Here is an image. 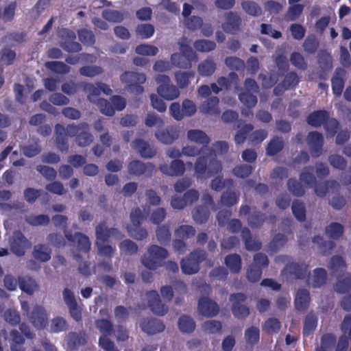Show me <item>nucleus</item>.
Masks as SVG:
<instances>
[{
	"label": "nucleus",
	"instance_id": "f257e3e1",
	"mask_svg": "<svg viewBox=\"0 0 351 351\" xmlns=\"http://www.w3.org/2000/svg\"><path fill=\"white\" fill-rule=\"evenodd\" d=\"M84 90L88 94V97L89 101L93 103H97L101 113L107 116H112L114 114V110L120 111L125 107V101L120 96H113L111 98L114 108L104 99H96V97L99 95L101 91L106 95L112 93V90L104 84H99L97 87L92 84H85L84 86Z\"/></svg>",
	"mask_w": 351,
	"mask_h": 351
},
{
	"label": "nucleus",
	"instance_id": "f03ea898",
	"mask_svg": "<svg viewBox=\"0 0 351 351\" xmlns=\"http://www.w3.org/2000/svg\"><path fill=\"white\" fill-rule=\"evenodd\" d=\"M214 153L212 150L203 148L202 149L203 156H200L195 166V172L197 178L204 177L203 174L206 173L207 161L209 159L210 162L208 169L207 176L205 178L210 177L221 170V165L217 161L214 160V156L216 154H222L228 149V145L226 142H217L213 145Z\"/></svg>",
	"mask_w": 351,
	"mask_h": 351
},
{
	"label": "nucleus",
	"instance_id": "7ed1b4c3",
	"mask_svg": "<svg viewBox=\"0 0 351 351\" xmlns=\"http://www.w3.org/2000/svg\"><path fill=\"white\" fill-rule=\"evenodd\" d=\"M179 45L181 53H173L171 57V61L172 64L178 67L190 68L191 62L197 60V56L189 46L186 38H182L179 42Z\"/></svg>",
	"mask_w": 351,
	"mask_h": 351
},
{
	"label": "nucleus",
	"instance_id": "20e7f679",
	"mask_svg": "<svg viewBox=\"0 0 351 351\" xmlns=\"http://www.w3.org/2000/svg\"><path fill=\"white\" fill-rule=\"evenodd\" d=\"M168 256L167 251L160 247L153 245L144 256L142 263L144 266L149 269H155L161 265L162 261Z\"/></svg>",
	"mask_w": 351,
	"mask_h": 351
},
{
	"label": "nucleus",
	"instance_id": "39448f33",
	"mask_svg": "<svg viewBox=\"0 0 351 351\" xmlns=\"http://www.w3.org/2000/svg\"><path fill=\"white\" fill-rule=\"evenodd\" d=\"M118 233L119 232L116 229L108 230L103 226L97 228V245L99 253L101 255L108 256L112 254V247L110 245H106L104 243L108 238L116 237Z\"/></svg>",
	"mask_w": 351,
	"mask_h": 351
},
{
	"label": "nucleus",
	"instance_id": "423d86ee",
	"mask_svg": "<svg viewBox=\"0 0 351 351\" xmlns=\"http://www.w3.org/2000/svg\"><path fill=\"white\" fill-rule=\"evenodd\" d=\"M156 81L159 84L158 93L167 100H173L179 96V90L173 85H170V79L166 75H158Z\"/></svg>",
	"mask_w": 351,
	"mask_h": 351
},
{
	"label": "nucleus",
	"instance_id": "0eeeda50",
	"mask_svg": "<svg viewBox=\"0 0 351 351\" xmlns=\"http://www.w3.org/2000/svg\"><path fill=\"white\" fill-rule=\"evenodd\" d=\"M326 120H327L325 125L326 130L328 132L334 133L338 123L335 119H328V114L326 111L315 112L311 114L307 119L308 123L314 127L321 125Z\"/></svg>",
	"mask_w": 351,
	"mask_h": 351
},
{
	"label": "nucleus",
	"instance_id": "6e6552de",
	"mask_svg": "<svg viewBox=\"0 0 351 351\" xmlns=\"http://www.w3.org/2000/svg\"><path fill=\"white\" fill-rule=\"evenodd\" d=\"M121 80L128 84V90L137 94L143 92V88L140 84L146 80L144 74L134 72H126L121 76Z\"/></svg>",
	"mask_w": 351,
	"mask_h": 351
},
{
	"label": "nucleus",
	"instance_id": "1a4fd4ad",
	"mask_svg": "<svg viewBox=\"0 0 351 351\" xmlns=\"http://www.w3.org/2000/svg\"><path fill=\"white\" fill-rule=\"evenodd\" d=\"M87 128L88 125L86 123H82L78 126L69 125L66 129L60 124L56 125V133L58 147L60 149H64V145L67 141V136H74L75 134H80L82 130H86Z\"/></svg>",
	"mask_w": 351,
	"mask_h": 351
},
{
	"label": "nucleus",
	"instance_id": "9d476101",
	"mask_svg": "<svg viewBox=\"0 0 351 351\" xmlns=\"http://www.w3.org/2000/svg\"><path fill=\"white\" fill-rule=\"evenodd\" d=\"M245 88L247 93H243L239 95L241 101L247 107H254L257 99L254 93H258V87L254 80L247 79L245 82Z\"/></svg>",
	"mask_w": 351,
	"mask_h": 351
},
{
	"label": "nucleus",
	"instance_id": "9b49d317",
	"mask_svg": "<svg viewBox=\"0 0 351 351\" xmlns=\"http://www.w3.org/2000/svg\"><path fill=\"white\" fill-rule=\"evenodd\" d=\"M130 219L133 226V227L128 228V232L130 236L138 240L144 239L147 235V232L145 230L138 228L143 219L141 210L139 208L133 210L131 213Z\"/></svg>",
	"mask_w": 351,
	"mask_h": 351
},
{
	"label": "nucleus",
	"instance_id": "f8f14e48",
	"mask_svg": "<svg viewBox=\"0 0 351 351\" xmlns=\"http://www.w3.org/2000/svg\"><path fill=\"white\" fill-rule=\"evenodd\" d=\"M204 258L202 252H195L191 254L190 257L181 262V268L186 274L196 273L199 269V263Z\"/></svg>",
	"mask_w": 351,
	"mask_h": 351
},
{
	"label": "nucleus",
	"instance_id": "ddd939ff",
	"mask_svg": "<svg viewBox=\"0 0 351 351\" xmlns=\"http://www.w3.org/2000/svg\"><path fill=\"white\" fill-rule=\"evenodd\" d=\"M59 35L64 41L62 42V47L68 51H79L81 46L78 43L74 42L75 34L69 29H62L59 31Z\"/></svg>",
	"mask_w": 351,
	"mask_h": 351
},
{
	"label": "nucleus",
	"instance_id": "4468645a",
	"mask_svg": "<svg viewBox=\"0 0 351 351\" xmlns=\"http://www.w3.org/2000/svg\"><path fill=\"white\" fill-rule=\"evenodd\" d=\"M10 245L12 252L18 256L23 255L25 250L31 246L30 243L19 232L14 234L12 241H10Z\"/></svg>",
	"mask_w": 351,
	"mask_h": 351
},
{
	"label": "nucleus",
	"instance_id": "2eb2a0df",
	"mask_svg": "<svg viewBox=\"0 0 351 351\" xmlns=\"http://www.w3.org/2000/svg\"><path fill=\"white\" fill-rule=\"evenodd\" d=\"M245 296L242 293H237L230 296V300L233 303L232 312L235 317L243 318L248 315L249 310L245 306H239V303L244 302Z\"/></svg>",
	"mask_w": 351,
	"mask_h": 351
},
{
	"label": "nucleus",
	"instance_id": "dca6fc26",
	"mask_svg": "<svg viewBox=\"0 0 351 351\" xmlns=\"http://www.w3.org/2000/svg\"><path fill=\"white\" fill-rule=\"evenodd\" d=\"M149 306L151 310L158 315H163L167 311V308L161 304L159 299V295L156 291H152L147 293Z\"/></svg>",
	"mask_w": 351,
	"mask_h": 351
},
{
	"label": "nucleus",
	"instance_id": "f3484780",
	"mask_svg": "<svg viewBox=\"0 0 351 351\" xmlns=\"http://www.w3.org/2000/svg\"><path fill=\"white\" fill-rule=\"evenodd\" d=\"M198 310L202 315L212 317L217 314L219 308L216 302L204 298L199 301Z\"/></svg>",
	"mask_w": 351,
	"mask_h": 351
},
{
	"label": "nucleus",
	"instance_id": "a211bd4d",
	"mask_svg": "<svg viewBox=\"0 0 351 351\" xmlns=\"http://www.w3.org/2000/svg\"><path fill=\"white\" fill-rule=\"evenodd\" d=\"M217 82L220 86V88H219L216 84H211V89L213 92H214L215 93H218L220 90L223 89H227L228 88H230L232 84L234 85L235 88H237L238 83V77L234 73H231L229 75L228 80H227L225 77H220L218 80Z\"/></svg>",
	"mask_w": 351,
	"mask_h": 351
},
{
	"label": "nucleus",
	"instance_id": "6ab92c4d",
	"mask_svg": "<svg viewBox=\"0 0 351 351\" xmlns=\"http://www.w3.org/2000/svg\"><path fill=\"white\" fill-rule=\"evenodd\" d=\"M31 319L36 328H43L46 326L47 320L45 309L42 306H36L32 313Z\"/></svg>",
	"mask_w": 351,
	"mask_h": 351
},
{
	"label": "nucleus",
	"instance_id": "aec40b11",
	"mask_svg": "<svg viewBox=\"0 0 351 351\" xmlns=\"http://www.w3.org/2000/svg\"><path fill=\"white\" fill-rule=\"evenodd\" d=\"M160 171L167 175L169 176H180L184 172V165L181 160H176L173 161L171 165H162Z\"/></svg>",
	"mask_w": 351,
	"mask_h": 351
},
{
	"label": "nucleus",
	"instance_id": "412c9836",
	"mask_svg": "<svg viewBox=\"0 0 351 351\" xmlns=\"http://www.w3.org/2000/svg\"><path fill=\"white\" fill-rule=\"evenodd\" d=\"M326 280V271L319 268L313 271V273L308 278V283L313 287H317L323 285Z\"/></svg>",
	"mask_w": 351,
	"mask_h": 351
},
{
	"label": "nucleus",
	"instance_id": "4be33fe9",
	"mask_svg": "<svg viewBox=\"0 0 351 351\" xmlns=\"http://www.w3.org/2000/svg\"><path fill=\"white\" fill-rule=\"evenodd\" d=\"M155 136L160 142L164 144H171L178 138V133L176 130L171 128L170 130L158 131Z\"/></svg>",
	"mask_w": 351,
	"mask_h": 351
},
{
	"label": "nucleus",
	"instance_id": "5701e85b",
	"mask_svg": "<svg viewBox=\"0 0 351 351\" xmlns=\"http://www.w3.org/2000/svg\"><path fill=\"white\" fill-rule=\"evenodd\" d=\"M187 138L190 141L199 145H207L210 142V138L206 134L199 130H189Z\"/></svg>",
	"mask_w": 351,
	"mask_h": 351
},
{
	"label": "nucleus",
	"instance_id": "b1692460",
	"mask_svg": "<svg viewBox=\"0 0 351 351\" xmlns=\"http://www.w3.org/2000/svg\"><path fill=\"white\" fill-rule=\"evenodd\" d=\"M308 143L315 156L319 155V152L323 144V136L318 132H311L308 136Z\"/></svg>",
	"mask_w": 351,
	"mask_h": 351
},
{
	"label": "nucleus",
	"instance_id": "393cba45",
	"mask_svg": "<svg viewBox=\"0 0 351 351\" xmlns=\"http://www.w3.org/2000/svg\"><path fill=\"white\" fill-rule=\"evenodd\" d=\"M141 326L144 332L149 335L161 332L165 328L162 323L155 319L145 321L141 324Z\"/></svg>",
	"mask_w": 351,
	"mask_h": 351
},
{
	"label": "nucleus",
	"instance_id": "a878e982",
	"mask_svg": "<svg viewBox=\"0 0 351 351\" xmlns=\"http://www.w3.org/2000/svg\"><path fill=\"white\" fill-rule=\"evenodd\" d=\"M227 22L222 25L223 29L231 34H234L239 28V19L232 12L228 13L226 15Z\"/></svg>",
	"mask_w": 351,
	"mask_h": 351
},
{
	"label": "nucleus",
	"instance_id": "bb28decb",
	"mask_svg": "<svg viewBox=\"0 0 351 351\" xmlns=\"http://www.w3.org/2000/svg\"><path fill=\"white\" fill-rule=\"evenodd\" d=\"M307 271V267L304 265H299L298 264L286 265L283 271V274L287 275L289 272L293 274L295 278H302Z\"/></svg>",
	"mask_w": 351,
	"mask_h": 351
},
{
	"label": "nucleus",
	"instance_id": "cd10ccee",
	"mask_svg": "<svg viewBox=\"0 0 351 351\" xmlns=\"http://www.w3.org/2000/svg\"><path fill=\"white\" fill-rule=\"evenodd\" d=\"M132 147L134 149H136L143 157L150 158L154 154V151L149 145L141 140L134 142Z\"/></svg>",
	"mask_w": 351,
	"mask_h": 351
},
{
	"label": "nucleus",
	"instance_id": "c85d7f7f",
	"mask_svg": "<svg viewBox=\"0 0 351 351\" xmlns=\"http://www.w3.org/2000/svg\"><path fill=\"white\" fill-rule=\"evenodd\" d=\"M218 103V98L217 97H213L201 105L200 110L207 114H218L219 113L217 108Z\"/></svg>",
	"mask_w": 351,
	"mask_h": 351
},
{
	"label": "nucleus",
	"instance_id": "c756f323",
	"mask_svg": "<svg viewBox=\"0 0 351 351\" xmlns=\"http://www.w3.org/2000/svg\"><path fill=\"white\" fill-rule=\"evenodd\" d=\"M66 237L69 240L77 242V247L82 251L88 252L90 247L89 239L87 237L82 234H75L73 239L71 235L66 234Z\"/></svg>",
	"mask_w": 351,
	"mask_h": 351
},
{
	"label": "nucleus",
	"instance_id": "7c9ffc66",
	"mask_svg": "<svg viewBox=\"0 0 351 351\" xmlns=\"http://www.w3.org/2000/svg\"><path fill=\"white\" fill-rule=\"evenodd\" d=\"M309 302V294L306 290L298 291L295 300V307L298 310L305 308Z\"/></svg>",
	"mask_w": 351,
	"mask_h": 351
},
{
	"label": "nucleus",
	"instance_id": "2f4dec72",
	"mask_svg": "<svg viewBox=\"0 0 351 351\" xmlns=\"http://www.w3.org/2000/svg\"><path fill=\"white\" fill-rule=\"evenodd\" d=\"M344 71L339 69L337 71L336 75L332 80V90L335 95H340L343 88V81L341 77L343 75Z\"/></svg>",
	"mask_w": 351,
	"mask_h": 351
},
{
	"label": "nucleus",
	"instance_id": "473e14b6",
	"mask_svg": "<svg viewBox=\"0 0 351 351\" xmlns=\"http://www.w3.org/2000/svg\"><path fill=\"white\" fill-rule=\"evenodd\" d=\"M225 263L226 266L232 272H238L241 269V262L240 256L236 254L228 256Z\"/></svg>",
	"mask_w": 351,
	"mask_h": 351
},
{
	"label": "nucleus",
	"instance_id": "72a5a7b5",
	"mask_svg": "<svg viewBox=\"0 0 351 351\" xmlns=\"http://www.w3.org/2000/svg\"><path fill=\"white\" fill-rule=\"evenodd\" d=\"M33 254L35 258L40 261H47L51 258L49 249L42 245L35 247Z\"/></svg>",
	"mask_w": 351,
	"mask_h": 351
},
{
	"label": "nucleus",
	"instance_id": "f704fd0d",
	"mask_svg": "<svg viewBox=\"0 0 351 351\" xmlns=\"http://www.w3.org/2000/svg\"><path fill=\"white\" fill-rule=\"evenodd\" d=\"M215 70V63L210 60H205L198 66V72L203 76H208L212 75Z\"/></svg>",
	"mask_w": 351,
	"mask_h": 351
},
{
	"label": "nucleus",
	"instance_id": "c9c22d12",
	"mask_svg": "<svg viewBox=\"0 0 351 351\" xmlns=\"http://www.w3.org/2000/svg\"><path fill=\"white\" fill-rule=\"evenodd\" d=\"M242 237L245 239V246L248 250H257L261 248V243L252 239L247 238L250 237V230L245 228L242 230Z\"/></svg>",
	"mask_w": 351,
	"mask_h": 351
},
{
	"label": "nucleus",
	"instance_id": "e433bc0d",
	"mask_svg": "<svg viewBox=\"0 0 351 351\" xmlns=\"http://www.w3.org/2000/svg\"><path fill=\"white\" fill-rule=\"evenodd\" d=\"M180 330L183 332H192L195 328V324L193 319L187 316L181 317L178 322Z\"/></svg>",
	"mask_w": 351,
	"mask_h": 351
},
{
	"label": "nucleus",
	"instance_id": "4c0bfd02",
	"mask_svg": "<svg viewBox=\"0 0 351 351\" xmlns=\"http://www.w3.org/2000/svg\"><path fill=\"white\" fill-rule=\"evenodd\" d=\"M47 69L58 73H66L69 71V68L64 63L57 61L47 62L45 63Z\"/></svg>",
	"mask_w": 351,
	"mask_h": 351
},
{
	"label": "nucleus",
	"instance_id": "58836bf2",
	"mask_svg": "<svg viewBox=\"0 0 351 351\" xmlns=\"http://www.w3.org/2000/svg\"><path fill=\"white\" fill-rule=\"evenodd\" d=\"M19 287L21 290L29 294H32L37 288L35 281L30 278L21 279Z\"/></svg>",
	"mask_w": 351,
	"mask_h": 351
},
{
	"label": "nucleus",
	"instance_id": "ea45409f",
	"mask_svg": "<svg viewBox=\"0 0 351 351\" xmlns=\"http://www.w3.org/2000/svg\"><path fill=\"white\" fill-rule=\"evenodd\" d=\"M326 234L332 239H337L343 234V227L337 223H332L326 228Z\"/></svg>",
	"mask_w": 351,
	"mask_h": 351
},
{
	"label": "nucleus",
	"instance_id": "a19ab883",
	"mask_svg": "<svg viewBox=\"0 0 351 351\" xmlns=\"http://www.w3.org/2000/svg\"><path fill=\"white\" fill-rule=\"evenodd\" d=\"M193 72H178L176 73V80L180 88L186 86L189 83V79L193 77Z\"/></svg>",
	"mask_w": 351,
	"mask_h": 351
},
{
	"label": "nucleus",
	"instance_id": "79ce46f5",
	"mask_svg": "<svg viewBox=\"0 0 351 351\" xmlns=\"http://www.w3.org/2000/svg\"><path fill=\"white\" fill-rule=\"evenodd\" d=\"M245 338L247 343L253 345L259 340V330L256 327L248 328L245 333Z\"/></svg>",
	"mask_w": 351,
	"mask_h": 351
},
{
	"label": "nucleus",
	"instance_id": "37998d69",
	"mask_svg": "<svg viewBox=\"0 0 351 351\" xmlns=\"http://www.w3.org/2000/svg\"><path fill=\"white\" fill-rule=\"evenodd\" d=\"M158 51V48L151 45H141L136 48V52L143 56H155Z\"/></svg>",
	"mask_w": 351,
	"mask_h": 351
},
{
	"label": "nucleus",
	"instance_id": "c03bdc74",
	"mask_svg": "<svg viewBox=\"0 0 351 351\" xmlns=\"http://www.w3.org/2000/svg\"><path fill=\"white\" fill-rule=\"evenodd\" d=\"M154 32V27L149 24H143L138 25L136 28V33L142 38H148L151 37Z\"/></svg>",
	"mask_w": 351,
	"mask_h": 351
},
{
	"label": "nucleus",
	"instance_id": "a18cd8bd",
	"mask_svg": "<svg viewBox=\"0 0 351 351\" xmlns=\"http://www.w3.org/2000/svg\"><path fill=\"white\" fill-rule=\"evenodd\" d=\"M194 47L199 51L208 52L215 49V43L213 41L200 40L194 43Z\"/></svg>",
	"mask_w": 351,
	"mask_h": 351
},
{
	"label": "nucleus",
	"instance_id": "49530a36",
	"mask_svg": "<svg viewBox=\"0 0 351 351\" xmlns=\"http://www.w3.org/2000/svg\"><path fill=\"white\" fill-rule=\"evenodd\" d=\"M103 17L111 22H120L123 19V14L115 10H105L102 13Z\"/></svg>",
	"mask_w": 351,
	"mask_h": 351
},
{
	"label": "nucleus",
	"instance_id": "de8ad7c7",
	"mask_svg": "<svg viewBox=\"0 0 351 351\" xmlns=\"http://www.w3.org/2000/svg\"><path fill=\"white\" fill-rule=\"evenodd\" d=\"M346 268V264L342 258L339 256H334L330 263V269L334 274H337L339 271L341 272L344 271Z\"/></svg>",
	"mask_w": 351,
	"mask_h": 351
},
{
	"label": "nucleus",
	"instance_id": "09e8293b",
	"mask_svg": "<svg viewBox=\"0 0 351 351\" xmlns=\"http://www.w3.org/2000/svg\"><path fill=\"white\" fill-rule=\"evenodd\" d=\"M351 288V276L347 275L343 279L339 280L335 285V290L339 293H344Z\"/></svg>",
	"mask_w": 351,
	"mask_h": 351
},
{
	"label": "nucleus",
	"instance_id": "8fccbe9b",
	"mask_svg": "<svg viewBox=\"0 0 351 351\" xmlns=\"http://www.w3.org/2000/svg\"><path fill=\"white\" fill-rule=\"evenodd\" d=\"M243 10L249 14L256 16L261 14V8L254 2L246 1L242 3Z\"/></svg>",
	"mask_w": 351,
	"mask_h": 351
},
{
	"label": "nucleus",
	"instance_id": "3c124183",
	"mask_svg": "<svg viewBox=\"0 0 351 351\" xmlns=\"http://www.w3.org/2000/svg\"><path fill=\"white\" fill-rule=\"evenodd\" d=\"M282 141L279 138H274L268 145L267 152L270 156L275 155L282 148Z\"/></svg>",
	"mask_w": 351,
	"mask_h": 351
},
{
	"label": "nucleus",
	"instance_id": "603ef678",
	"mask_svg": "<svg viewBox=\"0 0 351 351\" xmlns=\"http://www.w3.org/2000/svg\"><path fill=\"white\" fill-rule=\"evenodd\" d=\"M335 338L332 335L327 334L322 338L321 346L316 351H326L328 348L334 346Z\"/></svg>",
	"mask_w": 351,
	"mask_h": 351
},
{
	"label": "nucleus",
	"instance_id": "864d4df0",
	"mask_svg": "<svg viewBox=\"0 0 351 351\" xmlns=\"http://www.w3.org/2000/svg\"><path fill=\"white\" fill-rule=\"evenodd\" d=\"M195 234V230L192 226H181L176 231V235L177 237L186 239L189 238Z\"/></svg>",
	"mask_w": 351,
	"mask_h": 351
},
{
	"label": "nucleus",
	"instance_id": "5fc2aeb1",
	"mask_svg": "<svg viewBox=\"0 0 351 351\" xmlns=\"http://www.w3.org/2000/svg\"><path fill=\"white\" fill-rule=\"evenodd\" d=\"M280 328V322L276 319H269L263 326V330L268 333L276 332Z\"/></svg>",
	"mask_w": 351,
	"mask_h": 351
},
{
	"label": "nucleus",
	"instance_id": "6e6d98bb",
	"mask_svg": "<svg viewBox=\"0 0 351 351\" xmlns=\"http://www.w3.org/2000/svg\"><path fill=\"white\" fill-rule=\"evenodd\" d=\"M290 61L293 65L298 69H304L306 67L303 56L298 52L291 54Z\"/></svg>",
	"mask_w": 351,
	"mask_h": 351
},
{
	"label": "nucleus",
	"instance_id": "4d7b16f0",
	"mask_svg": "<svg viewBox=\"0 0 351 351\" xmlns=\"http://www.w3.org/2000/svg\"><path fill=\"white\" fill-rule=\"evenodd\" d=\"M12 341L15 343L12 346V351H24V349L21 347V345L24 342V339L21 335L17 331H12L11 332Z\"/></svg>",
	"mask_w": 351,
	"mask_h": 351
},
{
	"label": "nucleus",
	"instance_id": "13d9d810",
	"mask_svg": "<svg viewBox=\"0 0 351 351\" xmlns=\"http://www.w3.org/2000/svg\"><path fill=\"white\" fill-rule=\"evenodd\" d=\"M15 53L10 49H4L0 53V62L2 65H8L15 58Z\"/></svg>",
	"mask_w": 351,
	"mask_h": 351
},
{
	"label": "nucleus",
	"instance_id": "bf43d9fd",
	"mask_svg": "<svg viewBox=\"0 0 351 351\" xmlns=\"http://www.w3.org/2000/svg\"><path fill=\"white\" fill-rule=\"evenodd\" d=\"M292 210L294 216L299 220L302 221L305 218L304 207L302 203L294 202L292 205Z\"/></svg>",
	"mask_w": 351,
	"mask_h": 351
},
{
	"label": "nucleus",
	"instance_id": "052dcab7",
	"mask_svg": "<svg viewBox=\"0 0 351 351\" xmlns=\"http://www.w3.org/2000/svg\"><path fill=\"white\" fill-rule=\"evenodd\" d=\"M317 325V320L313 315H308L306 318L304 326V334L307 335L315 330Z\"/></svg>",
	"mask_w": 351,
	"mask_h": 351
},
{
	"label": "nucleus",
	"instance_id": "680f3d73",
	"mask_svg": "<svg viewBox=\"0 0 351 351\" xmlns=\"http://www.w3.org/2000/svg\"><path fill=\"white\" fill-rule=\"evenodd\" d=\"M88 128L86 130H82L77 138V143L79 146H86L92 141V136L87 132Z\"/></svg>",
	"mask_w": 351,
	"mask_h": 351
},
{
	"label": "nucleus",
	"instance_id": "e2e57ef3",
	"mask_svg": "<svg viewBox=\"0 0 351 351\" xmlns=\"http://www.w3.org/2000/svg\"><path fill=\"white\" fill-rule=\"evenodd\" d=\"M226 64L231 69L239 70L244 67V62L236 57L226 58Z\"/></svg>",
	"mask_w": 351,
	"mask_h": 351
},
{
	"label": "nucleus",
	"instance_id": "0e129e2a",
	"mask_svg": "<svg viewBox=\"0 0 351 351\" xmlns=\"http://www.w3.org/2000/svg\"><path fill=\"white\" fill-rule=\"evenodd\" d=\"M80 40L84 44L92 45L95 43V37L91 31L83 29L79 32Z\"/></svg>",
	"mask_w": 351,
	"mask_h": 351
},
{
	"label": "nucleus",
	"instance_id": "69168bd1",
	"mask_svg": "<svg viewBox=\"0 0 351 351\" xmlns=\"http://www.w3.org/2000/svg\"><path fill=\"white\" fill-rule=\"evenodd\" d=\"M66 324L64 319L60 317L55 318L52 320L51 330L52 332H58L66 329Z\"/></svg>",
	"mask_w": 351,
	"mask_h": 351
},
{
	"label": "nucleus",
	"instance_id": "338daca9",
	"mask_svg": "<svg viewBox=\"0 0 351 351\" xmlns=\"http://www.w3.org/2000/svg\"><path fill=\"white\" fill-rule=\"evenodd\" d=\"M120 248L123 252L130 254L136 253L137 251L136 245L129 240L123 241L120 245Z\"/></svg>",
	"mask_w": 351,
	"mask_h": 351
},
{
	"label": "nucleus",
	"instance_id": "774afa93",
	"mask_svg": "<svg viewBox=\"0 0 351 351\" xmlns=\"http://www.w3.org/2000/svg\"><path fill=\"white\" fill-rule=\"evenodd\" d=\"M196 111L195 104L190 100H184L182 103V114L184 116H191Z\"/></svg>",
	"mask_w": 351,
	"mask_h": 351
}]
</instances>
